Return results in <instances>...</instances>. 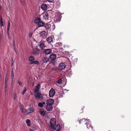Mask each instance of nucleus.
I'll return each instance as SVG.
<instances>
[{
	"mask_svg": "<svg viewBox=\"0 0 131 131\" xmlns=\"http://www.w3.org/2000/svg\"><path fill=\"white\" fill-rule=\"evenodd\" d=\"M80 124L85 123L87 128L89 130L92 131L93 127L91 124V122L89 119H83L79 121Z\"/></svg>",
	"mask_w": 131,
	"mask_h": 131,
	"instance_id": "1",
	"label": "nucleus"
},
{
	"mask_svg": "<svg viewBox=\"0 0 131 131\" xmlns=\"http://www.w3.org/2000/svg\"><path fill=\"white\" fill-rule=\"evenodd\" d=\"M34 95L36 99L38 100H42L43 99V96L41 92H37L34 93Z\"/></svg>",
	"mask_w": 131,
	"mask_h": 131,
	"instance_id": "2",
	"label": "nucleus"
},
{
	"mask_svg": "<svg viewBox=\"0 0 131 131\" xmlns=\"http://www.w3.org/2000/svg\"><path fill=\"white\" fill-rule=\"evenodd\" d=\"M56 120L54 118H52L50 121V124H49V127L50 129L53 128V126L56 124Z\"/></svg>",
	"mask_w": 131,
	"mask_h": 131,
	"instance_id": "3",
	"label": "nucleus"
},
{
	"mask_svg": "<svg viewBox=\"0 0 131 131\" xmlns=\"http://www.w3.org/2000/svg\"><path fill=\"white\" fill-rule=\"evenodd\" d=\"M61 125L59 124H56L53 126V128L51 129L57 131H59L61 129Z\"/></svg>",
	"mask_w": 131,
	"mask_h": 131,
	"instance_id": "4",
	"label": "nucleus"
},
{
	"mask_svg": "<svg viewBox=\"0 0 131 131\" xmlns=\"http://www.w3.org/2000/svg\"><path fill=\"white\" fill-rule=\"evenodd\" d=\"M55 94L54 90L53 88H52L49 92V95L50 97H52L54 96Z\"/></svg>",
	"mask_w": 131,
	"mask_h": 131,
	"instance_id": "5",
	"label": "nucleus"
},
{
	"mask_svg": "<svg viewBox=\"0 0 131 131\" xmlns=\"http://www.w3.org/2000/svg\"><path fill=\"white\" fill-rule=\"evenodd\" d=\"M40 83H38L36 85L34 89V92L35 93L39 92L40 89Z\"/></svg>",
	"mask_w": 131,
	"mask_h": 131,
	"instance_id": "6",
	"label": "nucleus"
},
{
	"mask_svg": "<svg viewBox=\"0 0 131 131\" xmlns=\"http://www.w3.org/2000/svg\"><path fill=\"white\" fill-rule=\"evenodd\" d=\"M66 68V65L63 63H60L59 66V69L60 70H63Z\"/></svg>",
	"mask_w": 131,
	"mask_h": 131,
	"instance_id": "7",
	"label": "nucleus"
},
{
	"mask_svg": "<svg viewBox=\"0 0 131 131\" xmlns=\"http://www.w3.org/2000/svg\"><path fill=\"white\" fill-rule=\"evenodd\" d=\"M56 55L54 53L51 54L49 56V58L51 60H54L56 59Z\"/></svg>",
	"mask_w": 131,
	"mask_h": 131,
	"instance_id": "8",
	"label": "nucleus"
},
{
	"mask_svg": "<svg viewBox=\"0 0 131 131\" xmlns=\"http://www.w3.org/2000/svg\"><path fill=\"white\" fill-rule=\"evenodd\" d=\"M46 103L47 105H52L54 103V100L52 99H50L47 100Z\"/></svg>",
	"mask_w": 131,
	"mask_h": 131,
	"instance_id": "9",
	"label": "nucleus"
},
{
	"mask_svg": "<svg viewBox=\"0 0 131 131\" xmlns=\"http://www.w3.org/2000/svg\"><path fill=\"white\" fill-rule=\"evenodd\" d=\"M43 52L45 54L48 55L51 53L52 50L50 49H47L45 50Z\"/></svg>",
	"mask_w": 131,
	"mask_h": 131,
	"instance_id": "10",
	"label": "nucleus"
},
{
	"mask_svg": "<svg viewBox=\"0 0 131 131\" xmlns=\"http://www.w3.org/2000/svg\"><path fill=\"white\" fill-rule=\"evenodd\" d=\"M46 108L47 110L48 111H51L52 110L53 108L52 106L51 105H47L46 106Z\"/></svg>",
	"mask_w": 131,
	"mask_h": 131,
	"instance_id": "11",
	"label": "nucleus"
},
{
	"mask_svg": "<svg viewBox=\"0 0 131 131\" xmlns=\"http://www.w3.org/2000/svg\"><path fill=\"white\" fill-rule=\"evenodd\" d=\"M47 36V33L44 31L41 32L40 33V37L43 38H45Z\"/></svg>",
	"mask_w": 131,
	"mask_h": 131,
	"instance_id": "12",
	"label": "nucleus"
},
{
	"mask_svg": "<svg viewBox=\"0 0 131 131\" xmlns=\"http://www.w3.org/2000/svg\"><path fill=\"white\" fill-rule=\"evenodd\" d=\"M43 16L44 19H48L49 18V15L47 12L44 13L43 14Z\"/></svg>",
	"mask_w": 131,
	"mask_h": 131,
	"instance_id": "13",
	"label": "nucleus"
},
{
	"mask_svg": "<svg viewBox=\"0 0 131 131\" xmlns=\"http://www.w3.org/2000/svg\"><path fill=\"white\" fill-rule=\"evenodd\" d=\"M48 6L46 4H43L41 6V9L43 10H46L47 9Z\"/></svg>",
	"mask_w": 131,
	"mask_h": 131,
	"instance_id": "14",
	"label": "nucleus"
},
{
	"mask_svg": "<svg viewBox=\"0 0 131 131\" xmlns=\"http://www.w3.org/2000/svg\"><path fill=\"white\" fill-rule=\"evenodd\" d=\"M42 60L43 63H45L48 62L49 61L50 59L48 58L45 57L42 58Z\"/></svg>",
	"mask_w": 131,
	"mask_h": 131,
	"instance_id": "15",
	"label": "nucleus"
},
{
	"mask_svg": "<svg viewBox=\"0 0 131 131\" xmlns=\"http://www.w3.org/2000/svg\"><path fill=\"white\" fill-rule=\"evenodd\" d=\"M39 46L41 49H43L46 47V45L44 43V42H43L41 43L39 45Z\"/></svg>",
	"mask_w": 131,
	"mask_h": 131,
	"instance_id": "16",
	"label": "nucleus"
},
{
	"mask_svg": "<svg viewBox=\"0 0 131 131\" xmlns=\"http://www.w3.org/2000/svg\"><path fill=\"white\" fill-rule=\"evenodd\" d=\"M35 109L31 107L27 110L28 111V112L27 113L28 114L31 113L35 111Z\"/></svg>",
	"mask_w": 131,
	"mask_h": 131,
	"instance_id": "17",
	"label": "nucleus"
},
{
	"mask_svg": "<svg viewBox=\"0 0 131 131\" xmlns=\"http://www.w3.org/2000/svg\"><path fill=\"white\" fill-rule=\"evenodd\" d=\"M40 20H41L40 18L38 17H37L35 18L34 22L36 24H38Z\"/></svg>",
	"mask_w": 131,
	"mask_h": 131,
	"instance_id": "18",
	"label": "nucleus"
},
{
	"mask_svg": "<svg viewBox=\"0 0 131 131\" xmlns=\"http://www.w3.org/2000/svg\"><path fill=\"white\" fill-rule=\"evenodd\" d=\"M31 53L35 55H37L39 54L38 51L34 50H33L32 51Z\"/></svg>",
	"mask_w": 131,
	"mask_h": 131,
	"instance_id": "19",
	"label": "nucleus"
},
{
	"mask_svg": "<svg viewBox=\"0 0 131 131\" xmlns=\"http://www.w3.org/2000/svg\"><path fill=\"white\" fill-rule=\"evenodd\" d=\"M39 112L40 114L42 115L45 116L46 114L45 113L44 111L42 109H40Z\"/></svg>",
	"mask_w": 131,
	"mask_h": 131,
	"instance_id": "20",
	"label": "nucleus"
},
{
	"mask_svg": "<svg viewBox=\"0 0 131 131\" xmlns=\"http://www.w3.org/2000/svg\"><path fill=\"white\" fill-rule=\"evenodd\" d=\"M38 25L39 27H40L44 26V23L40 20L38 23Z\"/></svg>",
	"mask_w": 131,
	"mask_h": 131,
	"instance_id": "21",
	"label": "nucleus"
},
{
	"mask_svg": "<svg viewBox=\"0 0 131 131\" xmlns=\"http://www.w3.org/2000/svg\"><path fill=\"white\" fill-rule=\"evenodd\" d=\"M21 112L22 113L24 114H25L27 115L28 114L27 113L28 112V111L27 110L25 109H23L21 111Z\"/></svg>",
	"mask_w": 131,
	"mask_h": 131,
	"instance_id": "22",
	"label": "nucleus"
},
{
	"mask_svg": "<svg viewBox=\"0 0 131 131\" xmlns=\"http://www.w3.org/2000/svg\"><path fill=\"white\" fill-rule=\"evenodd\" d=\"M4 24H3V19L2 16L1 17V18L0 19V25L1 27L4 26Z\"/></svg>",
	"mask_w": 131,
	"mask_h": 131,
	"instance_id": "23",
	"label": "nucleus"
},
{
	"mask_svg": "<svg viewBox=\"0 0 131 131\" xmlns=\"http://www.w3.org/2000/svg\"><path fill=\"white\" fill-rule=\"evenodd\" d=\"M47 41L49 42H51L53 40L52 38L51 37H48L47 39Z\"/></svg>",
	"mask_w": 131,
	"mask_h": 131,
	"instance_id": "24",
	"label": "nucleus"
},
{
	"mask_svg": "<svg viewBox=\"0 0 131 131\" xmlns=\"http://www.w3.org/2000/svg\"><path fill=\"white\" fill-rule=\"evenodd\" d=\"M35 58L34 57L32 56H30L29 57L28 60L29 61L31 62L35 60Z\"/></svg>",
	"mask_w": 131,
	"mask_h": 131,
	"instance_id": "25",
	"label": "nucleus"
},
{
	"mask_svg": "<svg viewBox=\"0 0 131 131\" xmlns=\"http://www.w3.org/2000/svg\"><path fill=\"white\" fill-rule=\"evenodd\" d=\"M26 123L28 126L29 127L30 126L31 124L30 120L29 119H27L26 121Z\"/></svg>",
	"mask_w": 131,
	"mask_h": 131,
	"instance_id": "26",
	"label": "nucleus"
},
{
	"mask_svg": "<svg viewBox=\"0 0 131 131\" xmlns=\"http://www.w3.org/2000/svg\"><path fill=\"white\" fill-rule=\"evenodd\" d=\"M40 63L38 61H33L30 62V64H39Z\"/></svg>",
	"mask_w": 131,
	"mask_h": 131,
	"instance_id": "27",
	"label": "nucleus"
},
{
	"mask_svg": "<svg viewBox=\"0 0 131 131\" xmlns=\"http://www.w3.org/2000/svg\"><path fill=\"white\" fill-rule=\"evenodd\" d=\"M44 27L46 28L47 29H49L51 27V25L50 24H46L45 25H44Z\"/></svg>",
	"mask_w": 131,
	"mask_h": 131,
	"instance_id": "28",
	"label": "nucleus"
},
{
	"mask_svg": "<svg viewBox=\"0 0 131 131\" xmlns=\"http://www.w3.org/2000/svg\"><path fill=\"white\" fill-rule=\"evenodd\" d=\"M38 106L41 108H42L43 106V104L41 102H39L38 104Z\"/></svg>",
	"mask_w": 131,
	"mask_h": 131,
	"instance_id": "29",
	"label": "nucleus"
},
{
	"mask_svg": "<svg viewBox=\"0 0 131 131\" xmlns=\"http://www.w3.org/2000/svg\"><path fill=\"white\" fill-rule=\"evenodd\" d=\"M14 70L13 69H12V73H11V78L12 79H13L14 78Z\"/></svg>",
	"mask_w": 131,
	"mask_h": 131,
	"instance_id": "30",
	"label": "nucleus"
},
{
	"mask_svg": "<svg viewBox=\"0 0 131 131\" xmlns=\"http://www.w3.org/2000/svg\"><path fill=\"white\" fill-rule=\"evenodd\" d=\"M27 90V88L26 87L24 88V90L22 91L21 93L23 95H24L26 91Z\"/></svg>",
	"mask_w": 131,
	"mask_h": 131,
	"instance_id": "31",
	"label": "nucleus"
},
{
	"mask_svg": "<svg viewBox=\"0 0 131 131\" xmlns=\"http://www.w3.org/2000/svg\"><path fill=\"white\" fill-rule=\"evenodd\" d=\"M10 25V23L8 21V23L7 26V31H9Z\"/></svg>",
	"mask_w": 131,
	"mask_h": 131,
	"instance_id": "32",
	"label": "nucleus"
},
{
	"mask_svg": "<svg viewBox=\"0 0 131 131\" xmlns=\"http://www.w3.org/2000/svg\"><path fill=\"white\" fill-rule=\"evenodd\" d=\"M62 79L61 78H60L57 81V83L59 84H60L62 82Z\"/></svg>",
	"mask_w": 131,
	"mask_h": 131,
	"instance_id": "33",
	"label": "nucleus"
},
{
	"mask_svg": "<svg viewBox=\"0 0 131 131\" xmlns=\"http://www.w3.org/2000/svg\"><path fill=\"white\" fill-rule=\"evenodd\" d=\"M20 111H21L24 108V106L23 105H21V104H20Z\"/></svg>",
	"mask_w": 131,
	"mask_h": 131,
	"instance_id": "34",
	"label": "nucleus"
},
{
	"mask_svg": "<svg viewBox=\"0 0 131 131\" xmlns=\"http://www.w3.org/2000/svg\"><path fill=\"white\" fill-rule=\"evenodd\" d=\"M18 84L20 86H22V85L23 83L22 82H21L20 81H18Z\"/></svg>",
	"mask_w": 131,
	"mask_h": 131,
	"instance_id": "35",
	"label": "nucleus"
},
{
	"mask_svg": "<svg viewBox=\"0 0 131 131\" xmlns=\"http://www.w3.org/2000/svg\"><path fill=\"white\" fill-rule=\"evenodd\" d=\"M13 48L14 49V50L15 52L16 53H17V51L16 50V48L15 46H13Z\"/></svg>",
	"mask_w": 131,
	"mask_h": 131,
	"instance_id": "36",
	"label": "nucleus"
},
{
	"mask_svg": "<svg viewBox=\"0 0 131 131\" xmlns=\"http://www.w3.org/2000/svg\"><path fill=\"white\" fill-rule=\"evenodd\" d=\"M57 18H58V19H57V21L59 22V21H60V17L59 16H58H58H57Z\"/></svg>",
	"mask_w": 131,
	"mask_h": 131,
	"instance_id": "37",
	"label": "nucleus"
},
{
	"mask_svg": "<svg viewBox=\"0 0 131 131\" xmlns=\"http://www.w3.org/2000/svg\"><path fill=\"white\" fill-rule=\"evenodd\" d=\"M5 93H6L7 91V87H5Z\"/></svg>",
	"mask_w": 131,
	"mask_h": 131,
	"instance_id": "38",
	"label": "nucleus"
},
{
	"mask_svg": "<svg viewBox=\"0 0 131 131\" xmlns=\"http://www.w3.org/2000/svg\"><path fill=\"white\" fill-rule=\"evenodd\" d=\"M13 46H15V40H14L13 41Z\"/></svg>",
	"mask_w": 131,
	"mask_h": 131,
	"instance_id": "39",
	"label": "nucleus"
},
{
	"mask_svg": "<svg viewBox=\"0 0 131 131\" xmlns=\"http://www.w3.org/2000/svg\"><path fill=\"white\" fill-rule=\"evenodd\" d=\"M32 33H30L29 35V37H32Z\"/></svg>",
	"mask_w": 131,
	"mask_h": 131,
	"instance_id": "40",
	"label": "nucleus"
},
{
	"mask_svg": "<svg viewBox=\"0 0 131 131\" xmlns=\"http://www.w3.org/2000/svg\"><path fill=\"white\" fill-rule=\"evenodd\" d=\"M54 0H47L49 2H52Z\"/></svg>",
	"mask_w": 131,
	"mask_h": 131,
	"instance_id": "41",
	"label": "nucleus"
},
{
	"mask_svg": "<svg viewBox=\"0 0 131 131\" xmlns=\"http://www.w3.org/2000/svg\"><path fill=\"white\" fill-rule=\"evenodd\" d=\"M20 1L21 3H24L25 0H20Z\"/></svg>",
	"mask_w": 131,
	"mask_h": 131,
	"instance_id": "42",
	"label": "nucleus"
},
{
	"mask_svg": "<svg viewBox=\"0 0 131 131\" xmlns=\"http://www.w3.org/2000/svg\"><path fill=\"white\" fill-rule=\"evenodd\" d=\"M84 108V107L82 108H81V111L80 112V113H82V112H83V109Z\"/></svg>",
	"mask_w": 131,
	"mask_h": 131,
	"instance_id": "43",
	"label": "nucleus"
},
{
	"mask_svg": "<svg viewBox=\"0 0 131 131\" xmlns=\"http://www.w3.org/2000/svg\"><path fill=\"white\" fill-rule=\"evenodd\" d=\"M16 94H15L14 96V99H16Z\"/></svg>",
	"mask_w": 131,
	"mask_h": 131,
	"instance_id": "44",
	"label": "nucleus"
},
{
	"mask_svg": "<svg viewBox=\"0 0 131 131\" xmlns=\"http://www.w3.org/2000/svg\"><path fill=\"white\" fill-rule=\"evenodd\" d=\"M7 83H5V87H7Z\"/></svg>",
	"mask_w": 131,
	"mask_h": 131,
	"instance_id": "45",
	"label": "nucleus"
},
{
	"mask_svg": "<svg viewBox=\"0 0 131 131\" xmlns=\"http://www.w3.org/2000/svg\"><path fill=\"white\" fill-rule=\"evenodd\" d=\"M13 59H12V66H13Z\"/></svg>",
	"mask_w": 131,
	"mask_h": 131,
	"instance_id": "46",
	"label": "nucleus"
},
{
	"mask_svg": "<svg viewBox=\"0 0 131 131\" xmlns=\"http://www.w3.org/2000/svg\"><path fill=\"white\" fill-rule=\"evenodd\" d=\"M5 83H7V81L6 78H5Z\"/></svg>",
	"mask_w": 131,
	"mask_h": 131,
	"instance_id": "47",
	"label": "nucleus"
},
{
	"mask_svg": "<svg viewBox=\"0 0 131 131\" xmlns=\"http://www.w3.org/2000/svg\"><path fill=\"white\" fill-rule=\"evenodd\" d=\"M43 104V105L45 104V102H42V103Z\"/></svg>",
	"mask_w": 131,
	"mask_h": 131,
	"instance_id": "48",
	"label": "nucleus"
},
{
	"mask_svg": "<svg viewBox=\"0 0 131 131\" xmlns=\"http://www.w3.org/2000/svg\"><path fill=\"white\" fill-rule=\"evenodd\" d=\"M1 6L0 5V10H1Z\"/></svg>",
	"mask_w": 131,
	"mask_h": 131,
	"instance_id": "49",
	"label": "nucleus"
},
{
	"mask_svg": "<svg viewBox=\"0 0 131 131\" xmlns=\"http://www.w3.org/2000/svg\"><path fill=\"white\" fill-rule=\"evenodd\" d=\"M30 131H34L33 130H30Z\"/></svg>",
	"mask_w": 131,
	"mask_h": 131,
	"instance_id": "50",
	"label": "nucleus"
}]
</instances>
